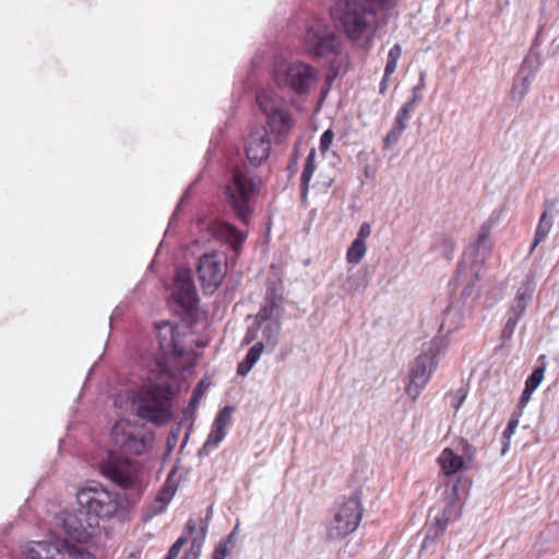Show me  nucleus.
I'll use <instances>...</instances> for the list:
<instances>
[{"label": "nucleus", "mask_w": 559, "mask_h": 559, "mask_svg": "<svg viewBox=\"0 0 559 559\" xmlns=\"http://www.w3.org/2000/svg\"><path fill=\"white\" fill-rule=\"evenodd\" d=\"M23 552L27 559H95L90 552L50 534L47 539L29 542Z\"/></svg>", "instance_id": "obj_8"}, {"label": "nucleus", "mask_w": 559, "mask_h": 559, "mask_svg": "<svg viewBox=\"0 0 559 559\" xmlns=\"http://www.w3.org/2000/svg\"><path fill=\"white\" fill-rule=\"evenodd\" d=\"M236 528L224 539H222L214 552L212 559H226L227 555L231 551L235 546Z\"/></svg>", "instance_id": "obj_32"}, {"label": "nucleus", "mask_w": 559, "mask_h": 559, "mask_svg": "<svg viewBox=\"0 0 559 559\" xmlns=\"http://www.w3.org/2000/svg\"><path fill=\"white\" fill-rule=\"evenodd\" d=\"M76 502L79 512H60L56 525L79 543H86L96 533L99 520L110 519L119 509L117 495L95 480L78 490Z\"/></svg>", "instance_id": "obj_2"}, {"label": "nucleus", "mask_w": 559, "mask_h": 559, "mask_svg": "<svg viewBox=\"0 0 559 559\" xmlns=\"http://www.w3.org/2000/svg\"><path fill=\"white\" fill-rule=\"evenodd\" d=\"M412 112L413 111H411L404 106H402L401 109L397 111L390 131L383 139L384 150L392 147L399 142L402 132L406 129V123L409 120Z\"/></svg>", "instance_id": "obj_21"}, {"label": "nucleus", "mask_w": 559, "mask_h": 559, "mask_svg": "<svg viewBox=\"0 0 559 559\" xmlns=\"http://www.w3.org/2000/svg\"><path fill=\"white\" fill-rule=\"evenodd\" d=\"M110 436L119 448L134 454L145 452L153 442L151 433L145 432L141 427L124 417H121L112 426Z\"/></svg>", "instance_id": "obj_10"}, {"label": "nucleus", "mask_w": 559, "mask_h": 559, "mask_svg": "<svg viewBox=\"0 0 559 559\" xmlns=\"http://www.w3.org/2000/svg\"><path fill=\"white\" fill-rule=\"evenodd\" d=\"M445 243H447V246H449V247L451 248V250H453V249H454V243H453V241H452V240L447 239V240H445Z\"/></svg>", "instance_id": "obj_51"}, {"label": "nucleus", "mask_w": 559, "mask_h": 559, "mask_svg": "<svg viewBox=\"0 0 559 559\" xmlns=\"http://www.w3.org/2000/svg\"><path fill=\"white\" fill-rule=\"evenodd\" d=\"M236 528L224 539H222L214 552L212 559H226L227 555L231 551L235 546Z\"/></svg>", "instance_id": "obj_30"}, {"label": "nucleus", "mask_w": 559, "mask_h": 559, "mask_svg": "<svg viewBox=\"0 0 559 559\" xmlns=\"http://www.w3.org/2000/svg\"><path fill=\"white\" fill-rule=\"evenodd\" d=\"M175 219V214L171 216V221L169 223V226L171 225L173 221Z\"/></svg>", "instance_id": "obj_54"}, {"label": "nucleus", "mask_w": 559, "mask_h": 559, "mask_svg": "<svg viewBox=\"0 0 559 559\" xmlns=\"http://www.w3.org/2000/svg\"><path fill=\"white\" fill-rule=\"evenodd\" d=\"M461 321V310L459 308H454L452 305H449L443 312V318L440 324V332L449 334L455 331L459 328Z\"/></svg>", "instance_id": "obj_25"}, {"label": "nucleus", "mask_w": 559, "mask_h": 559, "mask_svg": "<svg viewBox=\"0 0 559 559\" xmlns=\"http://www.w3.org/2000/svg\"><path fill=\"white\" fill-rule=\"evenodd\" d=\"M260 180L255 179L245 167H236L226 186V194L237 216L247 223L250 214V201L258 192Z\"/></svg>", "instance_id": "obj_7"}, {"label": "nucleus", "mask_w": 559, "mask_h": 559, "mask_svg": "<svg viewBox=\"0 0 559 559\" xmlns=\"http://www.w3.org/2000/svg\"><path fill=\"white\" fill-rule=\"evenodd\" d=\"M421 96L419 95V93H416V94H413V97L406 102L403 106L406 107L407 109H409L411 111H415L416 109V106L419 102H421Z\"/></svg>", "instance_id": "obj_44"}, {"label": "nucleus", "mask_w": 559, "mask_h": 559, "mask_svg": "<svg viewBox=\"0 0 559 559\" xmlns=\"http://www.w3.org/2000/svg\"><path fill=\"white\" fill-rule=\"evenodd\" d=\"M292 124L290 116L282 110V130L289 128Z\"/></svg>", "instance_id": "obj_45"}, {"label": "nucleus", "mask_w": 559, "mask_h": 559, "mask_svg": "<svg viewBox=\"0 0 559 559\" xmlns=\"http://www.w3.org/2000/svg\"><path fill=\"white\" fill-rule=\"evenodd\" d=\"M368 2L374 3L379 7L390 3L392 0H367Z\"/></svg>", "instance_id": "obj_50"}, {"label": "nucleus", "mask_w": 559, "mask_h": 559, "mask_svg": "<svg viewBox=\"0 0 559 559\" xmlns=\"http://www.w3.org/2000/svg\"><path fill=\"white\" fill-rule=\"evenodd\" d=\"M438 346V341L435 340L428 352L421 353L414 361L411 373L409 382L406 386V393L416 400L420 394V391L428 383L431 372L437 365L436 357L433 354V347Z\"/></svg>", "instance_id": "obj_14"}, {"label": "nucleus", "mask_w": 559, "mask_h": 559, "mask_svg": "<svg viewBox=\"0 0 559 559\" xmlns=\"http://www.w3.org/2000/svg\"><path fill=\"white\" fill-rule=\"evenodd\" d=\"M261 110L267 118V127L252 131L246 140V154L250 163L254 165L265 160L271 151L272 141L280 134L278 102L267 92H262L257 97Z\"/></svg>", "instance_id": "obj_4"}, {"label": "nucleus", "mask_w": 559, "mask_h": 559, "mask_svg": "<svg viewBox=\"0 0 559 559\" xmlns=\"http://www.w3.org/2000/svg\"><path fill=\"white\" fill-rule=\"evenodd\" d=\"M179 437V428L176 431H171L170 436L168 437V444L171 447L177 442V439Z\"/></svg>", "instance_id": "obj_49"}, {"label": "nucleus", "mask_w": 559, "mask_h": 559, "mask_svg": "<svg viewBox=\"0 0 559 559\" xmlns=\"http://www.w3.org/2000/svg\"><path fill=\"white\" fill-rule=\"evenodd\" d=\"M207 230L213 238L229 243L235 251H238L246 239V234L238 231L234 226L225 222H212L209 224Z\"/></svg>", "instance_id": "obj_18"}, {"label": "nucleus", "mask_w": 559, "mask_h": 559, "mask_svg": "<svg viewBox=\"0 0 559 559\" xmlns=\"http://www.w3.org/2000/svg\"><path fill=\"white\" fill-rule=\"evenodd\" d=\"M441 468L447 475H453L461 471L464 466V460L461 455L455 454L451 449L447 448L439 457Z\"/></svg>", "instance_id": "obj_23"}, {"label": "nucleus", "mask_w": 559, "mask_h": 559, "mask_svg": "<svg viewBox=\"0 0 559 559\" xmlns=\"http://www.w3.org/2000/svg\"><path fill=\"white\" fill-rule=\"evenodd\" d=\"M188 438H189V435L186 436V438L183 440V443H182V447H185L187 444Z\"/></svg>", "instance_id": "obj_52"}, {"label": "nucleus", "mask_w": 559, "mask_h": 559, "mask_svg": "<svg viewBox=\"0 0 559 559\" xmlns=\"http://www.w3.org/2000/svg\"><path fill=\"white\" fill-rule=\"evenodd\" d=\"M332 15L340 21L346 36L356 41L369 28L374 11L360 0H338L332 9Z\"/></svg>", "instance_id": "obj_6"}, {"label": "nucleus", "mask_w": 559, "mask_h": 559, "mask_svg": "<svg viewBox=\"0 0 559 559\" xmlns=\"http://www.w3.org/2000/svg\"><path fill=\"white\" fill-rule=\"evenodd\" d=\"M552 227V218H548L547 211H544L540 215L539 222L537 224L534 240L530 247V252H533L534 249L545 240L548 236L550 229Z\"/></svg>", "instance_id": "obj_28"}, {"label": "nucleus", "mask_w": 559, "mask_h": 559, "mask_svg": "<svg viewBox=\"0 0 559 559\" xmlns=\"http://www.w3.org/2000/svg\"><path fill=\"white\" fill-rule=\"evenodd\" d=\"M425 87V74L420 73L419 83L413 87V94L419 93Z\"/></svg>", "instance_id": "obj_47"}, {"label": "nucleus", "mask_w": 559, "mask_h": 559, "mask_svg": "<svg viewBox=\"0 0 559 559\" xmlns=\"http://www.w3.org/2000/svg\"><path fill=\"white\" fill-rule=\"evenodd\" d=\"M453 508L449 503L441 513L433 516L432 523L428 526L426 536L421 544V549H427L435 543L445 531L448 524L452 521Z\"/></svg>", "instance_id": "obj_19"}, {"label": "nucleus", "mask_w": 559, "mask_h": 559, "mask_svg": "<svg viewBox=\"0 0 559 559\" xmlns=\"http://www.w3.org/2000/svg\"><path fill=\"white\" fill-rule=\"evenodd\" d=\"M236 528L224 539H222L214 552L212 559H226L227 555L231 551L235 546Z\"/></svg>", "instance_id": "obj_33"}, {"label": "nucleus", "mask_w": 559, "mask_h": 559, "mask_svg": "<svg viewBox=\"0 0 559 559\" xmlns=\"http://www.w3.org/2000/svg\"><path fill=\"white\" fill-rule=\"evenodd\" d=\"M389 78L390 76H384L382 78L381 82H380V85H379V93L381 95H384L386 93V90H388V81H389Z\"/></svg>", "instance_id": "obj_46"}, {"label": "nucleus", "mask_w": 559, "mask_h": 559, "mask_svg": "<svg viewBox=\"0 0 559 559\" xmlns=\"http://www.w3.org/2000/svg\"><path fill=\"white\" fill-rule=\"evenodd\" d=\"M171 296L187 311L195 307L198 295L190 269L179 267L177 270Z\"/></svg>", "instance_id": "obj_16"}, {"label": "nucleus", "mask_w": 559, "mask_h": 559, "mask_svg": "<svg viewBox=\"0 0 559 559\" xmlns=\"http://www.w3.org/2000/svg\"><path fill=\"white\" fill-rule=\"evenodd\" d=\"M539 67V55L537 52L530 51V53L522 61V64L518 72L534 79Z\"/></svg>", "instance_id": "obj_29"}, {"label": "nucleus", "mask_w": 559, "mask_h": 559, "mask_svg": "<svg viewBox=\"0 0 559 559\" xmlns=\"http://www.w3.org/2000/svg\"><path fill=\"white\" fill-rule=\"evenodd\" d=\"M186 542H187L186 536L179 537L175 542V544L170 547V549L168 550V554L165 559H176L178 557V555L180 554L181 548L186 544Z\"/></svg>", "instance_id": "obj_39"}, {"label": "nucleus", "mask_w": 559, "mask_h": 559, "mask_svg": "<svg viewBox=\"0 0 559 559\" xmlns=\"http://www.w3.org/2000/svg\"><path fill=\"white\" fill-rule=\"evenodd\" d=\"M307 51L317 58H331L342 55V43L333 32H326L320 22L308 27L305 36Z\"/></svg>", "instance_id": "obj_11"}, {"label": "nucleus", "mask_w": 559, "mask_h": 559, "mask_svg": "<svg viewBox=\"0 0 559 559\" xmlns=\"http://www.w3.org/2000/svg\"><path fill=\"white\" fill-rule=\"evenodd\" d=\"M100 472L106 478L124 489L133 487L139 479V467L135 463L111 453L100 464Z\"/></svg>", "instance_id": "obj_13"}, {"label": "nucleus", "mask_w": 559, "mask_h": 559, "mask_svg": "<svg viewBox=\"0 0 559 559\" xmlns=\"http://www.w3.org/2000/svg\"><path fill=\"white\" fill-rule=\"evenodd\" d=\"M365 253L366 243L362 242L360 239H354L346 253L347 262L352 264H357L361 261Z\"/></svg>", "instance_id": "obj_35"}, {"label": "nucleus", "mask_w": 559, "mask_h": 559, "mask_svg": "<svg viewBox=\"0 0 559 559\" xmlns=\"http://www.w3.org/2000/svg\"><path fill=\"white\" fill-rule=\"evenodd\" d=\"M361 488H356L337 508L333 519L326 526L330 540L343 539L354 533L362 518Z\"/></svg>", "instance_id": "obj_5"}, {"label": "nucleus", "mask_w": 559, "mask_h": 559, "mask_svg": "<svg viewBox=\"0 0 559 559\" xmlns=\"http://www.w3.org/2000/svg\"><path fill=\"white\" fill-rule=\"evenodd\" d=\"M157 340L163 357L154 360L152 373H158L156 381L150 377V383L143 386L139 393L126 392L116 401V407L123 409L124 414L136 415L156 425H163L170 419L171 388L167 379L175 367L174 360L187 353L183 345L185 333L169 321L155 323Z\"/></svg>", "instance_id": "obj_1"}, {"label": "nucleus", "mask_w": 559, "mask_h": 559, "mask_svg": "<svg viewBox=\"0 0 559 559\" xmlns=\"http://www.w3.org/2000/svg\"><path fill=\"white\" fill-rule=\"evenodd\" d=\"M491 226L492 223L490 221L485 222L480 226L476 241L465 249L462 260L457 265L454 282L456 284L465 283V287L461 293L464 304H467L468 299L474 300L478 296V288L475 284L481 277L484 263L491 250L489 239Z\"/></svg>", "instance_id": "obj_3"}, {"label": "nucleus", "mask_w": 559, "mask_h": 559, "mask_svg": "<svg viewBox=\"0 0 559 559\" xmlns=\"http://www.w3.org/2000/svg\"><path fill=\"white\" fill-rule=\"evenodd\" d=\"M191 402H192V403H198V400H197V396H195V395L192 397V401H191Z\"/></svg>", "instance_id": "obj_53"}, {"label": "nucleus", "mask_w": 559, "mask_h": 559, "mask_svg": "<svg viewBox=\"0 0 559 559\" xmlns=\"http://www.w3.org/2000/svg\"><path fill=\"white\" fill-rule=\"evenodd\" d=\"M521 415H522L521 411L512 414V416L510 417L508 425L502 433L504 439L511 438V436L515 432V430L519 426V418L521 417Z\"/></svg>", "instance_id": "obj_37"}, {"label": "nucleus", "mask_w": 559, "mask_h": 559, "mask_svg": "<svg viewBox=\"0 0 559 559\" xmlns=\"http://www.w3.org/2000/svg\"><path fill=\"white\" fill-rule=\"evenodd\" d=\"M533 392H534V390L524 386V389H523V391L521 393V396L519 399V404H518L519 411L522 412V409L527 405V403L531 400V396H532Z\"/></svg>", "instance_id": "obj_42"}, {"label": "nucleus", "mask_w": 559, "mask_h": 559, "mask_svg": "<svg viewBox=\"0 0 559 559\" xmlns=\"http://www.w3.org/2000/svg\"><path fill=\"white\" fill-rule=\"evenodd\" d=\"M199 280L206 294H213L226 275V255L212 251L200 258L198 264Z\"/></svg>", "instance_id": "obj_12"}, {"label": "nucleus", "mask_w": 559, "mask_h": 559, "mask_svg": "<svg viewBox=\"0 0 559 559\" xmlns=\"http://www.w3.org/2000/svg\"><path fill=\"white\" fill-rule=\"evenodd\" d=\"M370 234H371V226L369 223L365 222L360 225L357 237L355 239H360L362 242H365L366 239L370 236Z\"/></svg>", "instance_id": "obj_43"}, {"label": "nucleus", "mask_w": 559, "mask_h": 559, "mask_svg": "<svg viewBox=\"0 0 559 559\" xmlns=\"http://www.w3.org/2000/svg\"><path fill=\"white\" fill-rule=\"evenodd\" d=\"M258 329H262L263 338L254 344L247 353L245 359L238 364L237 373L241 377L247 376L251 371L253 366L261 358L262 353L272 352L278 342L277 324L274 323V328H271L270 323L263 319L262 322H259L257 329L253 326L248 329L243 340L246 344L251 343L257 337L255 331Z\"/></svg>", "instance_id": "obj_9"}, {"label": "nucleus", "mask_w": 559, "mask_h": 559, "mask_svg": "<svg viewBox=\"0 0 559 559\" xmlns=\"http://www.w3.org/2000/svg\"><path fill=\"white\" fill-rule=\"evenodd\" d=\"M533 80V78L518 72L514 76L513 85L510 91L511 98L518 102L522 100L527 94Z\"/></svg>", "instance_id": "obj_27"}, {"label": "nucleus", "mask_w": 559, "mask_h": 559, "mask_svg": "<svg viewBox=\"0 0 559 559\" xmlns=\"http://www.w3.org/2000/svg\"><path fill=\"white\" fill-rule=\"evenodd\" d=\"M401 56L402 46L400 44H394L388 52V60L383 73L384 76H391L395 72Z\"/></svg>", "instance_id": "obj_34"}, {"label": "nucleus", "mask_w": 559, "mask_h": 559, "mask_svg": "<svg viewBox=\"0 0 559 559\" xmlns=\"http://www.w3.org/2000/svg\"><path fill=\"white\" fill-rule=\"evenodd\" d=\"M522 316H523L522 313H520L519 311H514L511 308L508 311V319H513L514 322H516V323L519 322V320L521 319Z\"/></svg>", "instance_id": "obj_48"}, {"label": "nucleus", "mask_w": 559, "mask_h": 559, "mask_svg": "<svg viewBox=\"0 0 559 559\" xmlns=\"http://www.w3.org/2000/svg\"><path fill=\"white\" fill-rule=\"evenodd\" d=\"M316 170V152L312 150L307 158L306 164L301 173L300 177V194L301 199L305 201L309 191V183Z\"/></svg>", "instance_id": "obj_24"}, {"label": "nucleus", "mask_w": 559, "mask_h": 559, "mask_svg": "<svg viewBox=\"0 0 559 559\" xmlns=\"http://www.w3.org/2000/svg\"><path fill=\"white\" fill-rule=\"evenodd\" d=\"M206 533L207 524L205 522H202L199 528L192 520L187 522L185 535L191 536V545L181 559H199Z\"/></svg>", "instance_id": "obj_20"}, {"label": "nucleus", "mask_w": 559, "mask_h": 559, "mask_svg": "<svg viewBox=\"0 0 559 559\" xmlns=\"http://www.w3.org/2000/svg\"><path fill=\"white\" fill-rule=\"evenodd\" d=\"M466 395H467V393H466L465 389L460 388L459 390H456L452 394V397H453V400L451 402L452 407L457 411L464 403Z\"/></svg>", "instance_id": "obj_41"}, {"label": "nucleus", "mask_w": 559, "mask_h": 559, "mask_svg": "<svg viewBox=\"0 0 559 559\" xmlns=\"http://www.w3.org/2000/svg\"><path fill=\"white\" fill-rule=\"evenodd\" d=\"M234 413V408L230 406H225L223 409L218 412L216 415L211 431L204 442L202 449L200 450L201 454H209L211 451L216 449L219 443L225 439L227 429L231 424V415Z\"/></svg>", "instance_id": "obj_17"}, {"label": "nucleus", "mask_w": 559, "mask_h": 559, "mask_svg": "<svg viewBox=\"0 0 559 559\" xmlns=\"http://www.w3.org/2000/svg\"><path fill=\"white\" fill-rule=\"evenodd\" d=\"M518 323L513 319H507L504 328L501 332V338L503 342L510 341L513 336Z\"/></svg>", "instance_id": "obj_40"}, {"label": "nucleus", "mask_w": 559, "mask_h": 559, "mask_svg": "<svg viewBox=\"0 0 559 559\" xmlns=\"http://www.w3.org/2000/svg\"><path fill=\"white\" fill-rule=\"evenodd\" d=\"M283 73L286 85L298 95L308 94L317 81L313 68L305 62H294L285 71L282 68Z\"/></svg>", "instance_id": "obj_15"}, {"label": "nucleus", "mask_w": 559, "mask_h": 559, "mask_svg": "<svg viewBox=\"0 0 559 559\" xmlns=\"http://www.w3.org/2000/svg\"><path fill=\"white\" fill-rule=\"evenodd\" d=\"M176 492V486L167 481L152 507V515L163 513Z\"/></svg>", "instance_id": "obj_26"}, {"label": "nucleus", "mask_w": 559, "mask_h": 559, "mask_svg": "<svg viewBox=\"0 0 559 559\" xmlns=\"http://www.w3.org/2000/svg\"><path fill=\"white\" fill-rule=\"evenodd\" d=\"M333 139H334V132L332 129H326L321 134L319 148L322 153H325L330 150Z\"/></svg>", "instance_id": "obj_38"}, {"label": "nucleus", "mask_w": 559, "mask_h": 559, "mask_svg": "<svg viewBox=\"0 0 559 559\" xmlns=\"http://www.w3.org/2000/svg\"><path fill=\"white\" fill-rule=\"evenodd\" d=\"M534 290H535L534 283L527 278L519 287L510 308L512 310L519 311L520 313L523 314L532 300Z\"/></svg>", "instance_id": "obj_22"}, {"label": "nucleus", "mask_w": 559, "mask_h": 559, "mask_svg": "<svg viewBox=\"0 0 559 559\" xmlns=\"http://www.w3.org/2000/svg\"><path fill=\"white\" fill-rule=\"evenodd\" d=\"M544 367H536L525 381V386L532 390H536L544 379Z\"/></svg>", "instance_id": "obj_36"}, {"label": "nucleus", "mask_w": 559, "mask_h": 559, "mask_svg": "<svg viewBox=\"0 0 559 559\" xmlns=\"http://www.w3.org/2000/svg\"><path fill=\"white\" fill-rule=\"evenodd\" d=\"M236 528L224 539H222L214 552L212 559H226L227 555L231 551L235 546Z\"/></svg>", "instance_id": "obj_31"}]
</instances>
